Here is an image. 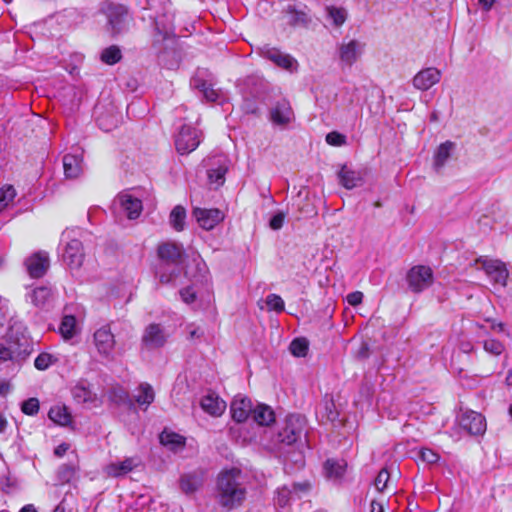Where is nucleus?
Wrapping results in <instances>:
<instances>
[{"label":"nucleus","instance_id":"nucleus-55","mask_svg":"<svg viewBox=\"0 0 512 512\" xmlns=\"http://www.w3.org/2000/svg\"><path fill=\"white\" fill-rule=\"evenodd\" d=\"M194 262L199 272V278H197L196 281L205 279L207 273L206 264L201 259H194Z\"/></svg>","mask_w":512,"mask_h":512},{"label":"nucleus","instance_id":"nucleus-23","mask_svg":"<svg viewBox=\"0 0 512 512\" xmlns=\"http://www.w3.org/2000/svg\"><path fill=\"white\" fill-rule=\"evenodd\" d=\"M141 464V459L137 456L125 458L123 461L112 462L106 467V473L112 477H122L127 475L133 469Z\"/></svg>","mask_w":512,"mask_h":512},{"label":"nucleus","instance_id":"nucleus-45","mask_svg":"<svg viewBox=\"0 0 512 512\" xmlns=\"http://www.w3.org/2000/svg\"><path fill=\"white\" fill-rule=\"evenodd\" d=\"M55 361L56 359L51 354L42 352L36 357L34 361V366L36 369L44 371L48 369L50 365L53 364Z\"/></svg>","mask_w":512,"mask_h":512},{"label":"nucleus","instance_id":"nucleus-63","mask_svg":"<svg viewBox=\"0 0 512 512\" xmlns=\"http://www.w3.org/2000/svg\"><path fill=\"white\" fill-rule=\"evenodd\" d=\"M7 427V420L4 416L0 415V433L4 432Z\"/></svg>","mask_w":512,"mask_h":512},{"label":"nucleus","instance_id":"nucleus-11","mask_svg":"<svg viewBox=\"0 0 512 512\" xmlns=\"http://www.w3.org/2000/svg\"><path fill=\"white\" fill-rule=\"evenodd\" d=\"M94 344L98 353L105 359H113L116 340L109 325L98 328L93 335Z\"/></svg>","mask_w":512,"mask_h":512},{"label":"nucleus","instance_id":"nucleus-53","mask_svg":"<svg viewBox=\"0 0 512 512\" xmlns=\"http://www.w3.org/2000/svg\"><path fill=\"white\" fill-rule=\"evenodd\" d=\"M180 295H181L182 300L187 304L194 302V300L196 298L195 292L191 287H187V288L181 290Z\"/></svg>","mask_w":512,"mask_h":512},{"label":"nucleus","instance_id":"nucleus-42","mask_svg":"<svg viewBox=\"0 0 512 512\" xmlns=\"http://www.w3.org/2000/svg\"><path fill=\"white\" fill-rule=\"evenodd\" d=\"M101 61L107 65H114L122 58L121 50L118 46H109L101 52Z\"/></svg>","mask_w":512,"mask_h":512},{"label":"nucleus","instance_id":"nucleus-51","mask_svg":"<svg viewBox=\"0 0 512 512\" xmlns=\"http://www.w3.org/2000/svg\"><path fill=\"white\" fill-rule=\"evenodd\" d=\"M420 458L429 464L436 463L439 460V455L434 452L432 449L429 448H423L420 451Z\"/></svg>","mask_w":512,"mask_h":512},{"label":"nucleus","instance_id":"nucleus-48","mask_svg":"<svg viewBox=\"0 0 512 512\" xmlns=\"http://www.w3.org/2000/svg\"><path fill=\"white\" fill-rule=\"evenodd\" d=\"M21 410L24 414L34 416L39 411V400L37 398H29L21 405Z\"/></svg>","mask_w":512,"mask_h":512},{"label":"nucleus","instance_id":"nucleus-9","mask_svg":"<svg viewBox=\"0 0 512 512\" xmlns=\"http://www.w3.org/2000/svg\"><path fill=\"white\" fill-rule=\"evenodd\" d=\"M258 54L273 62L278 67L288 70L290 72L296 71L298 67L297 60L287 53H283L276 47L270 45H263L258 48Z\"/></svg>","mask_w":512,"mask_h":512},{"label":"nucleus","instance_id":"nucleus-39","mask_svg":"<svg viewBox=\"0 0 512 512\" xmlns=\"http://www.w3.org/2000/svg\"><path fill=\"white\" fill-rule=\"evenodd\" d=\"M201 485V478L195 474H185L180 479V487L185 494L194 493Z\"/></svg>","mask_w":512,"mask_h":512},{"label":"nucleus","instance_id":"nucleus-31","mask_svg":"<svg viewBox=\"0 0 512 512\" xmlns=\"http://www.w3.org/2000/svg\"><path fill=\"white\" fill-rule=\"evenodd\" d=\"M455 148L456 143L450 140H447L438 146L434 155V166L436 169H440L446 164Z\"/></svg>","mask_w":512,"mask_h":512},{"label":"nucleus","instance_id":"nucleus-16","mask_svg":"<svg viewBox=\"0 0 512 512\" xmlns=\"http://www.w3.org/2000/svg\"><path fill=\"white\" fill-rule=\"evenodd\" d=\"M25 266L30 277L40 278L44 276L50 266L48 253L45 251L33 253L25 260Z\"/></svg>","mask_w":512,"mask_h":512},{"label":"nucleus","instance_id":"nucleus-26","mask_svg":"<svg viewBox=\"0 0 512 512\" xmlns=\"http://www.w3.org/2000/svg\"><path fill=\"white\" fill-rule=\"evenodd\" d=\"M347 463L343 459H328L324 464L325 476L333 482H340L345 475Z\"/></svg>","mask_w":512,"mask_h":512},{"label":"nucleus","instance_id":"nucleus-3","mask_svg":"<svg viewBox=\"0 0 512 512\" xmlns=\"http://www.w3.org/2000/svg\"><path fill=\"white\" fill-rule=\"evenodd\" d=\"M157 254L160 264L156 273L162 283L172 282L181 272L183 248L174 242H164L158 246Z\"/></svg>","mask_w":512,"mask_h":512},{"label":"nucleus","instance_id":"nucleus-20","mask_svg":"<svg viewBox=\"0 0 512 512\" xmlns=\"http://www.w3.org/2000/svg\"><path fill=\"white\" fill-rule=\"evenodd\" d=\"M28 354L29 344L27 340H24L23 343L8 340L0 342V360L2 361L13 360Z\"/></svg>","mask_w":512,"mask_h":512},{"label":"nucleus","instance_id":"nucleus-44","mask_svg":"<svg viewBox=\"0 0 512 512\" xmlns=\"http://www.w3.org/2000/svg\"><path fill=\"white\" fill-rule=\"evenodd\" d=\"M16 196V191L12 185H5L0 189V211H2L6 206L9 205L10 202Z\"/></svg>","mask_w":512,"mask_h":512},{"label":"nucleus","instance_id":"nucleus-1","mask_svg":"<svg viewBox=\"0 0 512 512\" xmlns=\"http://www.w3.org/2000/svg\"><path fill=\"white\" fill-rule=\"evenodd\" d=\"M246 476L236 467L222 470L217 478V497L228 510L240 506L246 498Z\"/></svg>","mask_w":512,"mask_h":512},{"label":"nucleus","instance_id":"nucleus-12","mask_svg":"<svg viewBox=\"0 0 512 512\" xmlns=\"http://www.w3.org/2000/svg\"><path fill=\"white\" fill-rule=\"evenodd\" d=\"M167 338L168 334L160 324H149L143 331L141 347L148 351L159 349L165 345Z\"/></svg>","mask_w":512,"mask_h":512},{"label":"nucleus","instance_id":"nucleus-7","mask_svg":"<svg viewBox=\"0 0 512 512\" xmlns=\"http://www.w3.org/2000/svg\"><path fill=\"white\" fill-rule=\"evenodd\" d=\"M433 271L429 266L416 265L406 274L408 288L413 293H421L433 283Z\"/></svg>","mask_w":512,"mask_h":512},{"label":"nucleus","instance_id":"nucleus-21","mask_svg":"<svg viewBox=\"0 0 512 512\" xmlns=\"http://www.w3.org/2000/svg\"><path fill=\"white\" fill-rule=\"evenodd\" d=\"M114 204H118L121 211L131 220L138 218L143 209L141 200L130 194H120Z\"/></svg>","mask_w":512,"mask_h":512},{"label":"nucleus","instance_id":"nucleus-56","mask_svg":"<svg viewBox=\"0 0 512 512\" xmlns=\"http://www.w3.org/2000/svg\"><path fill=\"white\" fill-rule=\"evenodd\" d=\"M202 93L208 101L215 102L218 99V92L213 89L210 84L206 87V89H204Z\"/></svg>","mask_w":512,"mask_h":512},{"label":"nucleus","instance_id":"nucleus-59","mask_svg":"<svg viewBox=\"0 0 512 512\" xmlns=\"http://www.w3.org/2000/svg\"><path fill=\"white\" fill-rule=\"evenodd\" d=\"M479 5L484 11H490L493 7L495 0H478Z\"/></svg>","mask_w":512,"mask_h":512},{"label":"nucleus","instance_id":"nucleus-61","mask_svg":"<svg viewBox=\"0 0 512 512\" xmlns=\"http://www.w3.org/2000/svg\"><path fill=\"white\" fill-rule=\"evenodd\" d=\"M460 349L464 353H470L473 350V345L470 342L461 343Z\"/></svg>","mask_w":512,"mask_h":512},{"label":"nucleus","instance_id":"nucleus-14","mask_svg":"<svg viewBox=\"0 0 512 512\" xmlns=\"http://www.w3.org/2000/svg\"><path fill=\"white\" fill-rule=\"evenodd\" d=\"M269 119L273 125L286 128L295 119L290 103L285 99L278 101L270 109Z\"/></svg>","mask_w":512,"mask_h":512},{"label":"nucleus","instance_id":"nucleus-60","mask_svg":"<svg viewBox=\"0 0 512 512\" xmlns=\"http://www.w3.org/2000/svg\"><path fill=\"white\" fill-rule=\"evenodd\" d=\"M371 512H384L383 505L375 500L371 502Z\"/></svg>","mask_w":512,"mask_h":512},{"label":"nucleus","instance_id":"nucleus-62","mask_svg":"<svg viewBox=\"0 0 512 512\" xmlns=\"http://www.w3.org/2000/svg\"><path fill=\"white\" fill-rule=\"evenodd\" d=\"M19 512H37L33 504L24 505Z\"/></svg>","mask_w":512,"mask_h":512},{"label":"nucleus","instance_id":"nucleus-37","mask_svg":"<svg viewBox=\"0 0 512 512\" xmlns=\"http://www.w3.org/2000/svg\"><path fill=\"white\" fill-rule=\"evenodd\" d=\"M76 324V318L73 315H65L59 326L61 336L66 340L73 338L76 334Z\"/></svg>","mask_w":512,"mask_h":512},{"label":"nucleus","instance_id":"nucleus-49","mask_svg":"<svg viewBox=\"0 0 512 512\" xmlns=\"http://www.w3.org/2000/svg\"><path fill=\"white\" fill-rule=\"evenodd\" d=\"M389 479L390 474L388 470L386 468L381 469L374 481L375 488L382 492L387 487Z\"/></svg>","mask_w":512,"mask_h":512},{"label":"nucleus","instance_id":"nucleus-50","mask_svg":"<svg viewBox=\"0 0 512 512\" xmlns=\"http://www.w3.org/2000/svg\"><path fill=\"white\" fill-rule=\"evenodd\" d=\"M326 142L332 146H341L346 143V138L344 135L333 131L326 135Z\"/></svg>","mask_w":512,"mask_h":512},{"label":"nucleus","instance_id":"nucleus-28","mask_svg":"<svg viewBox=\"0 0 512 512\" xmlns=\"http://www.w3.org/2000/svg\"><path fill=\"white\" fill-rule=\"evenodd\" d=\"M82 156L79 153H68L63 157V168L67 178H77L82 173Z\"/></svg>","mask_w":512,"mask_h":512},{"label":"nucleus","instance_id":"nucleus-46","mask_svg":"<svg viewBox=\"0 0 512 512\" xmlns=\"http://www.w3.org/2000/svg\"><path fill=\"white\" fill-rule=\"evenodd\" d=\"M266 305L268 310L275 311L277 313L284 311L285 307L283 299L279 295L273 293L266 297Z\"/></svg>","mask_w":512,"mask_h":512},{"label":"nucleus","instance_id":"nucleus-29","mask_svg":"<svg viewBox=\"0 0 512 512\" xmlns=\"http://www.w3.org/2000/svg\"><path fill=\"white\" fill-rule=\"evenodd\" d=\"M155 26V42L160 40H167L174 34V26L172 20L167 15L156 17L154 20Z\"/></svg>","mask_w":512,"mask_h":512},{"label":"nucleus","instance_id":"nucleus-19","mask_svg":"<svg viewBox=\"0 0 512 512\" xmlns=\"http://www.w3.org/2000/svg\"><path fill=\"white\" fill-rule=\"evenodd\" d=\"M441 79V71L435 67L420 70L413 78V86L421 91H427Z\"/></svg>","mask_w":512,"mask_h":512},{"label":"nucleus","instance_id":"nucleus-5","mask_svg":"<svg viewBox=\"0 0 512 512\" xmlns=\"http://www.w3.org/2000/svg\"><path fill=\"white\" fill-rule=\"evenodd\" d=\"M202 133L191 123H182L175 134V147L179 154L185 155L194 151L201 143Z\"/></svg>","mask_w":512,"mask_h":512},{"label":"nucleus","instance_id":"nucleus-35","mask_svg":"<svg viewBox=\"0 0 512 512\" xmlns=\"http://www.w3.org/2000/svg\"><path fill=\"white\" fill-rule=\"evenodd\" d=\"M48 417L54 423L61 426L69 425L72 420L68 408L64 405H56L51 407L48 413Z\"/></svg>","mask_w":512,"mask_h":512},{"label":"nucleus","instance_id":"nucleus-22","mask_svg":"<svg viewBox=\"0 0 512 512\" xmlns=\"http://www.w3.org/2000/svg\"><path fill=\"white\" fill-rule=\"evenodd\" d=\"M288 23L293 26L307 27L312 18L309 10L305 5L289 4L286 8Z\"/></svg>","mask_w":512,"mask_h":512},{"label":"nucleus","instance_id":"nucleus-32","mask_svg":"<svg viewBox=\"0 0 512 512\" xmlns=\"http://www.w3.org/2000/svg\"><path fill=\"white\" fill-rule=\"evenodd\" d=\"M339 182L346 189H353L362 183L360 173L343 166L338 173Z\"/></svg>","mask_w":512,"mask_h":512},{"label":"nucleus","instance_id":"nucleus-41","mask_svg":"<svg viewBox=\"0 0 512 512\" xmlns=\"http://www.w3.org/2000/svg\"><path fill=\"white\" fill-rule=\"evenodd\" d=\"M326 13L327 18L336 27L342 26L347 19V11L341 7L328 6L326 7Z\"/></svg>","mask_w":512,"mask_h":512},{"label":"nucleus","instance_id":"nucleus-34","mask_svg":"<svg viewBox=\"0 0 512 512\" xmlns=\"http://www.w3.org/2000/svg\"><path fill=\"white\" fill-rule=\"evenodd\" d=\"M155 393L153 387L144 382L141 383L137 388V394L135 395L136 403L142 407L144 406V410L148 408V406L154 401Z\"/></svg>","mask_w":512,"mask_h":512},{"label":"nucleus","instance_id":"nucleus-52","mask_svg":"<svg viewBox=\"0 0 512 512\" xmlns=\"http://www.w3.org/2000/svg\"><path fill=\"white\" fill-rule=\"evenodd\" d=\"M285 220V214L283 212L276 213L269 222V226L273 230H279L282 228Z\"/></svg>","mask_w":512,"mask_h":512},{"label":"nucleus","instance_id":"nucleus-47","mask_svg":"<svg viewBox=\"0 0 512 512\" xmlns=\"http://www.w3.org/2000/svg\"><path fill=\"white\" fill-rule=\"evenodd\" d=\"M483 347L487 353L494 355V356L500 355L504 350L503 344L496 339L485 340L483 343Z\"/></svg>","mask_w":512,"mask_h":512},{"label":"nucleus","instance_id":"nucleus-8","mask_svg":"<svg viewBox=\"0 0 512 512\" xmlns=\"http://www.w3.org/2000/svg\"><path fill=\"white\" fill-rule=\"evenodd\" d=\"M457 420L459 426L473 436L483 435L487 428L485 417L481 413L473 410L461 409Z\"/></svg>","mask_w":512,"mask_h":512},{"label":"nucleus","instance_id":"nucleus-2","mask_svg":"<svg viewBox=\"0 0 512 512\" xmlns=\"http://www.w3.org/2000/svg\"><path fill=\"white\" fill-rule=\"evenodd\" d=\"M306 418L301 414H289L278 423L277 430L271 438V448L284 454L288 448H296L306 436Z\"/></svg>","mask_w":512,"mask_h":512},{"label":"nucleus","instance_id":"nucleus-24","mask_svg":"<svg viewBox=\"0 0 512 512\" xmlns=\"http://www.w3.org/2000/svg\"><path fill=\"white\" fill-rule=\"evenodd\" d=\"M308 487L307 483H294L291 487L283 486L279 488L274 499L275 505L280 509H285L288 507L290 500L297 495L298 491H306Z\"/></svg>","mask_w":512,"mask_h":512},{"label":"nucleus","instance_id":"nucleus-25","mask_svg":"<svg viewBox=\"0 0 512 512\" xmlns=\"http://www.w3.org/2000/svg\"><path fill=\"white\" fill-rule=\"evenodd\" d=\"M26 299L35 307L44 308L48 306L54 299V292L49 286H39L31 290Z\"/></svg>","mask_w":512,"mask_h":512},{"label":"nucleus","instance_id":"nucleus-64","mask_svg":"<svg viewBox=\"0 0 512 512\" xmlns=\"http://www.w3.org/2000/svg\"><path fill=\"white\" fill-rule=\"evenodd\" d=\"M189 334H190L191 338H198V337H200L202 335V332L199 331V329H191L189 331Z\"/></svg>","mask_w":512,"mask_h":512},{"label":"nucleus","instance_id":"nucleus-30","mask_svg":"<svg viewBox=\"0 0 512 512\" xmlns=\"http://www.w3.org/2000/svg\"><path fill=\"white\" fill-rule=\"evenodd\" d=\"M251 418L261 426H268L275 421V414L271 407L265 404H257L253 407Z\"/></svg>","mask_w":512,"mask_h":512},{"label":"nucleus","instance_id":"nucleus-57","mask_svg":"<svg viewBox=\"0 0 512 512\" xmlns=\"http://www.w3.org/2000/svg\"><path fill=\"white\" fill-rule=\"evenodd\" d=\"M191 85L194 87V88H197L198 90H200L201 92L204 91V89H206V87L209 85L206 81L202 80L200 77L196 76V77H193L191 79Z\"/></svg>","mask_w":512,"mask_h":512},{"label":"nucleus","instance_id":"nucleus-10","mask_svg":"<svg viewBox=\"0 0 512 512\" xmlns=\"http://www.w3.org/2000/svg\"><path fill=\"white\" fill-rule=\"evenodd\" d=\"M253 404L250 399L243 396H236L231 402L230 410L232 418L237 422L235 426L230 428V433L235 436L242 428V423L251 417Z\"/></svg>","mask_w":512,"mask_h":512},{"label":"nucleus","instance_id":"nucleus-54","mask_svg":"<svg viewBox=\"0 0 512 512\" xmlns=\"http://www.w3.org/2000/svg\"><path fill=\"white\" fill-rule=\"evenodd\" d=\"M363 300V293L360 291H355L347 295V302L351 306L359 305Z\"/></svg>","mask_w":512,"mask_h":512},{"label":"nucleus","instance_id":"nucleus-27","mask_svg":"<svg viewBox=\"0 0 512 512\" xmlns=\"http://www.w3.org/2000/svg\"><path fill=\"white\" fill-rule=\"evenodd\" d=\"M201 408L212 416H220L226 409V402L214 393H208L200 401Z\"/></svg>","mask_w":512,"mask_h":512},{"label":"nucleus","instance_id":"nucleus-6","mask_svg":"<svg viewBox=\"0 0 512 512\" xmlns=\"http://www.w3.org/2000/svg\"><path fill=\"white\" fill-rule=\"evenodd\" d=\"M100 13L106 17L109 29L113 34L127 29L129 15L124 5L106 1L101 4Z\"/></svg>","mask_w":512,"mask_h":512},{"label":"nucleus","instance_id":"nucleus-36","mask_svg":"<svg viewBox=\"0 0 512 512\" xmlns=\"http://www.w3.org/2000/svg\"><path fill=\"white\" fill-rule=\"evenodd\" d=\"M228 167L226 165V161H219V164L215 168H210L208 170V179L211 184H215L216 187H219L225 182V175L227 173Z\"/></svg>","mask_w":512,"mask_h":512},{"label":"nucleus","instance_id":"nucleus-58","mask_svg":"<svg viewBox=\"0 0 512 512\" xmlns=\"http://www.w3.org/2000/svg\"><path fill=\"white\" fill-rule=\"evenodd\" d=\"M69 449V445L67 443H61L60 445H58L55 450H54V454L57 456V457H62L65 455V453L68 451Z\"/></svg>","mask_w":512,"mask_h":512},{"label":"nucleus","instance_id":"nucleus-33","mask_svg":"<svg viewBox=\"0 0 512 512\" xmlns=\"http://www.w3.org/2000/svg\"><path fill=\"white\" fill-rule=\"evenodd\" d=\"M160 443L172 451H178L185 446V438L175 432L164 430L160 436Z\"/></svg>","mask_w":512,"mask_h":512},{"label":"nucleus","instance_id":"nucleus-43","mask_svg":"<svg viewBox=\"0 0 512 512\" xmlns=\"http://www.w3.org/2000/svg\"><path fill=\"white\" fill-rule=\"evenodd\" d=\"M290 352L296 357L306 356L309 346L305 338H296L290 344Z\"/></svg>","mask_w":512,"mask_h":512},{"label":"nucleus","instance_id":"nucleus-38","mask_svg":"<svg viewBox=\"0 0 512 512\" xmlns=\"http://www.w3.org/2000/svg\"><path fill=\"white\" fill-rule=\"evenodd\" d=\"M185 220H186L185 208L181 205L175 206L169 215L170 225L173 227L174 230L182 231L185 227Z\"/></svg>","mask_w":512,"mask_h":512},{"label":"nucleus","instance_id":"nucleus-4","mask_svg":"<svg viewBox=\"0 0 512 512\" xmlns=\"http://www.w3.org/2000/svg\"><path fill=\"white\" fill-rule=\"evenodd\" d=\"M76 231H64L61 243L63 245L62 260L71 270L79 269L84 261L85 253L81 240L76 237Z\"/></svg>","mask_w":512,"mask_h":512},{"label":"nucleus","instance_id":"nucleus-13","mask_svg":"<svg viewBox=\"0 0 512 512\" xmlns=\"http://www.w3.org/2000/svg\"><path fill=\"white\" fill-rule=\"evenodd\" d=\"M475 263L481 265V269L485 271L486 275L494 285H499L501 287L506 285L508 271L501 261L481 257L477 259Z\"/></svg>","mask_w":512,"mask_h":512},{"label":"nucleus","instance_id":"nucleus-17","mask_svg":"<svg viewBox=\"0 0 512 512\" xmlns=\"http://www.w3.org/2000/svg\"><path fill=\"white\" fill-rule=\"evenodd\" d=\"M364 44L358 40L343 42L338 48L339 59L345 66H352L362 55Z\"/></svg>","mask_w":512,"mask_h":512},{"label":"nucleus","instance_id":"nucleus-15","mask_svg":"<svg viewBox=\"0 0 512 512\" xmlns=\"http://www.w3.org/2000/svg\"><path fill=\"white\" fill-rule=\"evenodd\" d=\"M193 216L195 217L199 226L207 231L212 230L220 222L224 220V214L217 208H194Z\"/></svg>","mask_w":512,"mask_h":512},{"label":"nucleus","instance_id":"nucleus-40","mask_svg":"<svg viewBox=\"0 0 512 512\" xmlns=\"http://www.w3.org/2000/svg\"><path fill=\"white\" fill-rule=\"evenodd\" d=\"M79 467L76 464L68 463L59 467L57 472L58 481L62 484L71 482L77 475Z\"/></svg>","mask_w":512,"mask_h":512},{"label":"nucleus","instance_id":"nucleus-18","mask_svg":"<svg viewBox=\"0 0 512 512\" xmlns=\"http://www.w3.org/2000/svg\"><path fill=\"white\" fill-rule=\"evenodd\" d=\"M73 399L79 404H92L94 406L98 403V396L92 390L91 384L85 380L80 379L71 389Z\"/></svg>","mask_w":512,"mask_h":512}]
</instances>
